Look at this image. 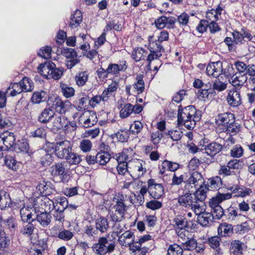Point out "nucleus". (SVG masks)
I'll use <instances>...</instances> for the list:
<instances>
[{"mask_svg":"<svg viewBox=\"0 0 255 255\" xmlns=\"http://www.w3.org/2000/svg\"><path fill=\"white\" fill-rule=\"evenodd\" d=\"M133 112V105L128 103L126 104L121 109L120 115L122 118H126Z\"/></svg>","mask_w":255,"mask_h":255,"instance_id":"864d4df0","label":"nucleus"},{"mask_svg":"<svg viewBox=\"0 0 255 255\" xmlns=\"http://www.w3.org/2000/svg\"><path fill=\"white\" fill-rule=\"evenodd\" d=\"M107 237H100L98 239V243L94 244L92 249L96 255H105L106 254V245L108 244Z\"/></svg>","mask_w":255,"mask_h":255,"instance_id":"f8f14e48","label":"nucleus"},{"mask_svg":"<svg viewBox=\"0 0 255 255\" xmlns=\"http://www.w3.org/2000/svg\"><path fill=\"white\" fill-rule=\"evenodd\" d=\"M60 88L62 95L66 98H71L75 94L74 89L64 83H60Z\"/></svg>","mask_w":255,"mask_h":255,"instance_id":"f704fd0d","label":"nucleus"},{"mask_svg":"<svg viewBox=\"0 0 255 255\" xmlns=\"http://www.w3.org/2000/svg\"><path fill=\"white\" fill-rule=\"evenodd\" d=\"M119 237L118 242L119 244L125 247L133 242L134 240V235L132 232L128 230L125 232L123 234L118 236Z\"/></svg>","mask_w":255,"mask_h":255,"instance_id":"dca6fc26","label":"nucleus"},{"mask_svg":"<svg viewBox=\"0 0 255 255\" xmlns=\"http://www.w3.org/2000/svg\"><path fill=\"white\" fill-rule=\"evenodd\" d=\"M175 225L177 227L176 232L177 234L181 238L185 236L183 234L182 230H185L188 227V222L187 219L181 216L175 217L173 220Z\"/></svg>","mask_w":255,"mask_h":255,"instance_id":"ddd939ff","label":"nucleus"},{"mask_svg":"<svg viewBox=\"0 0 255 255\" xmlns=\"http://www.w3.org/2000/svg\"><path fill=\"white\" fill-rule=\"evenodd\" d=\"M69 153L65 159L70 164H78L81 162V159L80 155L75 153L72 150Z\"/></svg>","mask_w":255,"mask_h":255,"instance_id":"09e8293b","label":"nucleus"},{"mask_svg":"<svg viewBox=\"0 0 255 255\" xmlns=\"http://www.w3.org/2000/svg\"><path fill=\"white\" fill-rule=\"evenodd\" d=\"M214 94V90L213 89H200L198 90L197 93L198 97L199 99L205 101L206 99H208L209 97Z\"/></svg>","mask_w":255,"mask_h":255,"instance_id":"8fccbe9b","label":"nucleus"},{"mask_svg":"<svg viewBox=\"0 0 255 255\" xmlns=\"http://www.w3.org/2000/svg\"><path fill=\"white\" fill-rule=\"evenodd\" d=\"M195 116L200 117L201 115L199 111H197L194 106L190 105L182 108L181 105L179 106L178 110V125H182L183 121L191 119L195 117Z\"/></svg>","mask_w":255,"mask_h":255,"instance_id":"f03ea898","label":"nucleus"},{"mask_svg":"<svg viewBox=\"0 0 255 255\" xmlns=\"http://www.w3.org/2000/svg\"><path fill=\"white\" fill-rule=\"evenodd\" d=\"M127 69L126 62L124 64L110 63L107 68V72L109 74L117 75L120 71H124Z\"/></svg>","mask_w":255,"mask_h":255,"instance_id":"c756f323","label":"nucleus"},{"mask_svg":"<svg viewBox=\"0 0 255 255\" xmlns=\"http://www.w3.org/2000/svg\"><path fill=\"white\" fill-rule=\"evenodd\" d=\"M69 121L67 118L64 116L55 117L50 128L51 130L53 132L57 131L63 128H66L68 125ZM50 128V127H48Z\"/></svg>","mask_w":255,"mask_h":255,"instance_id":"4468645a","label":"nucleus"},{"mask_svg":"<svg viewBox=\"0 0 255 255\" xmlns=\"http://www.w3.org/2000/svg\"><path fill=\"white\" fill-rule=\"evenodd\" d=\"M47 99L46 92L43 90L34 92L31 98V102L34 104H39L46 101Z\"/></svg>","mask_w":255,"mask_h":255,"instance_id":"58836bf2","label":"nucleus"},{"mask_svg":"<svg viewBox=\"0 0 255 255\" xmlns=\"http://www.w3.org/2000/svg\"><path fill=\"white\" fill-rule=\"evenodd\" d=\"M228 219L231 221H235L241 216L237 207L231 206L227 210Z\"/></svg>","mask_w":255,"mask_h":255,"instance_id":"a18cd8bd","label":"nucleus"},{"mask_svg":"<svg viewBox=\"0 0 255 255\" xmlns=\"http://www.w3.org/2000/svg\"><path fill=\"white\" fill-rule=\"evenodd\" d=\"M51 145L55 155L61 159H65L72 149V144L67 140L52 143Z\"/></svg>","mask_w":255,"mask_h":255,"instance_id":"7ed1b4c3","label":"nucleus"},{"mask_svg":"<svg viewBox=\"0 0 255 255\" xmlns=\"http://www.w3.org/2000/svg\"><path fill=\"white\" fill-rule=\"evenodd\" d=\"M123 220H118L117 221H111L112 224V228L113 231V234L116 236L119 235L123 232V228L121 225V222Z\"/></svg>","mask_w":255,"mask_h":255,"instance_id":"13d9d810","label":"nucleus"},{"mask_svg":"<svg viewBox=\"0 0 255 255\" xmlns=\"http://www.w3.org/2000/svg\"><path fill=\"white\" fill-rule=\"evenodd\" d=\"M210 206L212 208V213L213 218L220 219L224 215V210L222 207L217 204L209 202Z\"/></svg>","mask_w":255,"mask_h":255,"instance_id":"c9c22d12","label":"nucleus"},{"mask_svg":"<svg viewBox=\"0 0 255 255\" xmlns=\"http://www.w3.org/2000/svg\"><path fill=\"white\" fill-rule=\"evenodd\" d=\"M0 138L7 149L12 150L15 143V138L13 132L5 131Z\"/></svg>","mask_w":255,"mask_h":255,"instance_id":"2eb2a0df","label":"nucleus"},{"mask_svg":"<svg viewBox=\"0 0 255 255\" xmlns=\"http://www.w3.org/2000/svg\"><path fill=\"white\" fill-rule=\"evenodd\" d=\"M54 66V63L51 61L41 63L37 68L38 72L47 79H50V71Z\"/></svg>","mask_w":255,"mask_h":255,"instance_id":"f3484780","label":"nucleus"},{"mask_svg":"<svg viewBox=\"0 0 255 255\" xmlns=\"http://www.w3.org/2000/svg\"><path fill=\"white\" fill-rule=\"evenodd\" d=\"M179 205L186 208H190L195 199V193L192 194L190 191L186 192L177 198Z\"/></svg>","mask_w":255,"mask_h":255,"instance_id":"9d476101","label":"nucleus"},{"mask_svg":"<svg viewBox=\"0 0 255 255\" xmlns=\"http://www.w3.org/2000/svg\"><path fill=\"white\" fill-rule=\"evenodd\" d=\"M222 185L221 178L219 176H216L208 179L205 187L208 190H217L220 188Z\"/></svg>","mask_w":255,"mask_h":255,"instance_id":"bb28decb","label":"nucleus"},{"mask_svg":"<svg viewBox=\"0 0 255 255\" xmlns=\"http://www.w3.org/2000/svg\"><path fill=\"white\" fill-rule=\"evenodd\" d=\"M69 104L70 102L68 101H63L59 98H57L53 102L52 107L56 112L63 114L67 111L68 107L69 106Z\"/></svg>","mask_w":255,"mask_h":255,"instance_id":"4be33fe9","label":"nucleus"},{"mask_svg":"<svg viewBox=\"0 0 255 255\" xmlns=\"http://www.w3.org/2000/svg\"><path fill=\"white\" fill-rule=\"evenodd\" d=\"M218 172L219 175H222L224 177L235 174V172L234 170H232L228 164L226 165H221Z\"/></svg>","mask_w":255,"mask_h":255,"instance_id":"680f3d73","label":"nucleus"},{"mask_svg":"<svg viewBox=\"0 0 255 255\" xmlns=\"http://www.w3.org/2000/svg\"><path fill=\"white\" fill-rule=\"evenodd\" d=\"M50 234L53 237L58 238L64 241H69L73 238L74 233L65 229L58 230V227L54 226L50 230Z\"/></svg>","mask_w":255,"mask_h":255,"instance_id":"6e6552de","label":"nucleus"},{"mask_svg":"<svg viewBox=\"0 0 255 255\" xmlns=\"http://www.w3.org/2000/svg\"><path fill=\"white\" fill-rule=\"evenodd\" d=\"M23 91H30L33 89V83L27 77H24L19 82Z\"/></svg>","mask_w":255,"mask_h":255,"instance_id":"6e6d98bb","label":"nucleus"},{"mask_svg":"<svg viewBox=\"0 0 255 255\" xmlns=\"http://www.w3.org/2000/svg\"><path fill=\"white\" fill-rule=\"evenodd\" d=\"M149 187V194L154 199H158L164 194V188L162 184L157 183L154 179H149L147 181Z\"/></svg>","mask_w":255,"mask_h":255,"instance_id":"20e7f679","label":"nucleus"},{"mask_svg":"<svg viewBox=\"0 0 255 255\" xmlns=\"http://www.w3.org/2000/svg\"><path fill=\"white\" fill-rule=\"evenodd\" d=\"M232 193H220L218 192L216 196L212 198L210 202L219 205L223 201L229 200L232 197Z\"/></svg>","mask_w":255,"mask_h":255,"instance_id":"4c0bfd02","label":"nucleus"},{"mask_svg":"<svg viewBox=\"0 0 255 255\" xmlns=\"http://www.w3.org/2000/svg\"><path fill=\"white\" fill-rule=\"evenodd\" d=\"M218 233L220 237H231L234 233L233 226L226 223L221 224L218 227Z\"/></svg>","mask_w":255,"mask_h":255,"instance_id":"b1692460","label":"nucleus"},{"mask_svg":"<svg viewBox=\"0 0 255 255\" xmlns=\"http://www.w3.org/2000/svg\"><path fill=\"white\" fill-rule=\"evenodd\" d=\"M16 152H22L27 154L30 156L32 152L29 149V144L25 139H21L15 142L14 147L12 149Z\"/></svg>","mask_w":255,"mask_h":255,"instance_id":"9b49d317","label":"nucleus"},{"mask_svg":"<svg viewBox=\"0 0 255 255\" xmlns=\"http://www.w3.org/2000/svg\"><path fill=\"white\" fill-rule=\"evenodd\" d=\"M10 245V240L6 236L5 233L0 229V250L3 251Z\"/></svg>","mask_w":255,"mask_h":255,"instance_id":"de8ad7c7","label":"nucleus"},{"mask_svg":"<svg viewBox=\"0 0 255 255\" xmlns=\"http://www.w3.org/2000/svg\"><path fill=\"white\" fill-rule=\"evenodd\" d=\"M143 128L142 124L139 121H135L133 124H132L129 128V131L132 134H138Z\"/></svg>","mask_w":255,"mask_h":255,"instance_id":"0e129e2a","label":"nucleus"},{"mask_svg":"<svg viewBox=\"0 0 255 255\" xmlns=\"http://www.w3.org/2000/svg\"><path fill=\"white\" fill-rule=\"evenodd\" d=\"M53 208L55 210L65 211L68 207V202L66 198L60 197L52 202Z\"/></svg>","mask_w":255,"mask_h":255,"instance_id":"473e14b6","label":"nucleus"},{"mask_svg":"<svg viewBox=\"0 0 255 255\" xmlns=\"http://www.w3.org/2000/svg\"><path fill=\"white\" fill-rule=\"evenodd\" d=\"M185 188H188V186H191V188L194 187L197 190H200V188L203 186L204 183V180L202 174L199 172L195 171L193 172L189 176L188 179L185 181Z\"/></svg>","mask_w":255,"mask_h":255,"instance_id":"39448f33","label":"nucleus"},{"mask_svg":"<svg viewBox=\"0 0 255 255\" xmlns=\"http://www.w3.org/2000/svg\"><path fill=\"white\" fill-rule=\"evenodd\" d=\"M204 150L210 156H214L219 153L223 148V145L217 142H212L207 145H204Z\"/></svg>","mask_w":255,"mask_h":255,"instance_id":"6ab92c4d","label":"nucleus"},{"mask_svg":"<svg viewBox=\"0 0 255 255\" xmlns=\"http://www.w3.org/2000/svg\"><path fill=\"white\" fill-rule=\"evenodd\" d=\"M129 151L128 149H124L121 153L116 154L114 156L119 163H127V161L129 160L128 152Z\"/></svg>","mask_w":255,"mask_h":255,"instance_id":"c03bdc74","label":"nucleus"},{"mask_svg":"<svg viewBox=\"0 0 255 255\" xmlns=\"http://www.w3.org/2000/svg\"><path fill=\"white\" fill-rule=\"evenodd\" d=\"M82 19L83 17L81 11L77 9L74 13L71 15L69 26L72 28H75L79 26L82 21Z\"/></svg>","mask_w":255,"mask_h":255,"instance_id":"2f4dec72","label":"nucleus"},{"mask_svg":"<svg viewBox=\"0 0 255 255\" xmlns=\"http://www.w3.org/2000/svg\"><path fill=\"white\" fill-rule=\"evenodd\" d=\"M114 209L125 216L126 212L128 209L127 206L122 200H118L116 204L114 206Z\"/></svg>","mask_w":255,"mask_h":255,"instance_id":"bf43d9fd","label":"nucleus"},{"mask_svg":"<svg viewBox=\"0 0 255 255\" xmlns=\"http://www.w3.org/2000/svg\"><path fill=\"white\" fill-rule=\"evenodd\" d=\"M89 74L87 71H82L79 72L75 76V80L76 84L79 87L84 86L88 81Z\"/></svg>","mask_w":255,"mask_h":255,"instance_id":"e433bc0d","label":"nucleus"},{"mask_svg":"<svg viewBox=\"0 0 255 255\" xmlns=\"http://www.w3.org/2000/svg\"><path fill=\"white\" fill-rule=\"evenodd\" d=\"M4 162L5 165H6L9 169L16 170L17 161L12 156L10 155L5 156Z\"/></svg>","mask_w":255,"mask_h":255,"instance_id":"4d7b16f0","label":"nucleus"},{"mask_svg":"<svg viewBox=\"0 0 255 255\" xmlns=\"http://www.w3.org/2000/svg\"><path fill=\"white\" fill-rule=\"evenodd\" d=\"M213 219L212 214L205 211L199 215L197 217L198 223L203 227L210 226L213 223Z\"/></svg>","mask_w":255,"mask_h":255,"instance_id":"5701e85b","label":"nucleus"},{"mask_svg":"<svg viewBox=\"0 0 255 255\" xmlns=\"http://www.w3.org/2000/svg\"><path fill=\"white\" fill-rule=\"evenodd\" d=\"M249 230L250 226L248 222H245L241 224L237 225L235 228L236 233L239 234H242L247 232Z\"/></svg>","mask_w":255,"mask_h":255,"instance_id":"69168bd1","label":"nucleus"},{"mask_svg":"<svg viewBox=\"0 0 255 255\" xmlns=\"http://www.w3.org/2000/svg\"><path fill=\"white\" fill-rule=\"evenodd\" d=\"M228 104L232 107H238L242 103L241 96L239 92L230 91L227 98Z\"/></svg>","mask_w":255,"mask_h":255,"instance_id":"412c9836","label":"nucleus"},{"mask_svg":"<svg viewBox=\"0 0 255 255\" xmlns=\"http://www.w3.org/2000/svg\"><path fill=\"white\" fill-rule=\"evenodd\" d=\"M206 197V193L204 190H197L195 192V198L193 205L190 208L196 215L203 213L206 210L204 200Z\"/></svg>","mask_w":255,"mask_h":255,"instance_id":"f257e3e1","label":"nucleus"},{"mask_svg":"<svg viewBox=\"0 0 255 255\" xmlns=\"http://www.w3.org/2000/svg\"><path fill=\"white\" fill-rule=\"evenodd\" d=\"M136 81L133 85V88L138 94L142 93L144 90V82L142 75H137L135 78Z\"/></svg>","mask_w":255,"mask_h":255,"instance_id":"ea45409f","label":"nucleus"},{"mask_svg":"<svg viewBox=\"0 0 255 255\" xmlns=\"http://www.w3.org/2000/svg\"><path fill=\"white\" fill-rule=\"evenodd\" d=\"M97 163L105 165L109 161L111 156L108 152L103 151L97 153Z\"/></svg>","mask_w":255,"mask_h":255,"instance_id":"79ce46f5","label":"nucleus"},{"mask_svg":"<svg viewBox=\"0 0 255 255\" xmlns=\"http://www.w3.org/2000/svg\"><path fill=\"white\" fill-rule=\"evenodd\" d=\"M66 162H62L55 164L52 167L51 174L54 177H59L62 182L68 181V175L66 169Z\"/></svg>","mask_w":255,"mask_h":255,"instance_id":"423d86ee","label":"nucleus"},{"mask_svg":"<svg viewBox=\"0 0 255 255\" xmlns=\"http://www.w3.org/2000/svg\"><path fill=\"white\" fill-rule=\"evenodd\" d=\"M146 54L145 51L142 48L138 47L132 52V57L135 61L138 62L143 59Z\"/></svg>","mask_w":255,"mask_h":255,"instance_id":"37998d69","label":"nucleus"},{"mask_svg":"<svg viewBox=\"0 0 255 255\" xmlns=\"http://www.w3.org/2000/svg\"><path fill=\"white\" fill-rule=\"evenodd\" d=\"M95 228L101 233H106L109 228L108 219L104 217H100L95 221Z\"/></svg>","mask_w":255,"mask_h":255,"instance_id":"c85d7f7f","label":"nucleus"},{"mask_svg":"<svg viewBox=\"0 0 255 255\" xmlns=\"http://www.w3.org/2000/svg\"><path fill=\"white\" fill-rule=\"evenodd\" d=\"M145 165V162L141 160H138L133 162L132 170L134 177L138 178L145 173L146 169Z\"/></svg>","mask_w":255,"mask_h":255,"instance_id":"a211bd4d","label":"nucleus"},{"mask_svg":"<svg viewBox=\"0 0 255 255\" xmlns=\"http://www.w3.org/2000/svg\"><path fill=\"white\" fill-rule=\"evenodd\" d=\"M130 133L128 129H120L115 134V135L119 141L125 142L128 140Z\"/></svg>","mask_w":255,"mask_h":255,"instance_id":"a19ab883","label":"nucleus"},{"mask_svg":"<svg viewBox=\"0 0 255 255\" xmlns=\"http://www.w3.org/2000/svg\"><path fill=\"white\" fill-rule=\"evenodd\" d=\"M197 242L194 238H187V241L183 243V249L185 250L193 251L196 247Z\"/></svg>","mask_w":255,"mask_h":255,"instance_id":"5fc2aeb1","label":"nucleus"},{"mask_svg":"<svg viewBox=\"0 0 255 255\" xmlns=\"http://www.w3.org/2000/svg\"><path fill=\"white\" fill-rule=\"evenodd\" d=\"M216 123L219 126H222L223 131L231 124L235 122L234 114L231 113H224L219 114L216 118Z\"/></svg>","mask_w":255,"mask_h":255,"instance_id":"0eeeda50","label":"nucleus"},{"mask_svg":"<svg viewBox=\"0 0 255 255\" xmlns=\"http://www.w3.org/2000/svg\"><path fill=\"white\" fill-rule=\"evenodd\" d=\"M17 224L15 219L12 217H9L3 220L2 227L8 229L11 234H14L17 229Z\"/></svg>","mask_w":255,"mask_h":255,"instance_id":"7c9ffc66","label":"nucleus"},{"mask_svg":"<svg viewBox=\"0 0 255 255\" xmlns=\"http://www.w3.org/2000/svg\"><path fill=\"white\" fill-rule=\"evenodd\" d=\"M228 190H231L233 194H235V196L237 197H244L252 193V190L250 188H242L237 185L230 187Z\"/></svg>","mask_w":255,"mask_h":255,"instance_id":"cd10ccee","label":"nucleus"},{"mask_svg":"<svg viewBox=\"0 0 255 255\" xmlns=\"http://www.w3.org/2000/svg\"><path fill=\"white\" fill-rule=\"evenodd\" d=\"M51 47L50 46H46L44 47H42L39 50L38 55L43 58L49 59L51 57Z\"/></svg>","mask_w":255,"mask_h":255,"instance_id":"774afa93","label":"nucleus"},{"mask_svg":"<svg viewBox=\"0 0 255 255\" xmlns=\"http://www.w3.org/2000/svg\"><path fill=\"white\" fill-rule=\"evenodd\" d=\"M55 114V112L51 108H45L39 114L37 120L42 124H47L54 118Z\"/></svg>","mask_w":255,"mask_h":255,"instance_id":"aec40b11","label":"nucleus"},{"mask_svg":"<svg viewBox=\"0 0 255 255\" xmlns=\"http://www.w3.org/2000/svg\"><path fill=\"white\" fill-rule=\"evenodd\" d=\"M247 248L246 244L238 240H234L231 242L229 252L230 255H243L244 251Z\"/></svg>","mask_w":255,"mask_h":255,"instance_id":"1a4fd4ad","label":"nucleus"},{"mask_svg":"<svg viewBox=\"0 0 255 255\" xmlns=\"http://www.w3.org/2000/svg\"><path fill=\"white\" fill-rule=\"evenodd\" d=\"M221 241L220 237L215 236L208 238L207 242L209 246L213 249L218 248L220 246Z\"/></svg>","mask_w":255,"mask_h":255,"instance_id":"e2e57ef3","label":"nucleus"},{"mask_svg":"<svg viewBox=\"0 0 255 255\" xmlns=\"http://www.w3.org/2000/svg\"><path fill=\"white\" fill-rule=\"evenodd\" d=\"M212 67L214 72L213 77L218 78L223 73V63L221 61H218L212 63Z\"/></svg>","mask_w":255,"mask_h":255,"instance_id":"49530a36","label":"nucleus"},{"mask_svg":"<svg viewBox=\"0 0 255 255\" xmlns=\"http://www.w3.org/2000/svg\"><path fill=\"white\" fill-rule=\"evenodd\" d=\"M97 122V116L96 114H90L83 123V126L85 128H88L94 126Z\"/></svg>","mask_w":255,"mask_h":255,"instance_id":"603ef678","label":"nucleus"},{"mask_svg":"<svg viewBox=\"0 0 255 255\" xmlns=\"http://www.w3.org/2000/svg\"><path fill=\"white\" fill-rule=\"evenodd\" d=\"M8 91H10L9 95L12 96H16L23 92L21 86L19 82L18 83H15L11 85V87H9L6 93H8Z\"/></svg>","mask_w":255,"mask_h":255,"instance_id":"3c124183","label":"nucleus"},{"mask_svg":"<svg viewBox=\"0 0 255 255\" xmlns=\"http://www.w3.org/2000/svg\"><path fill=\"white\" fill-rule=\"evenodd\" d=\"M212 86L214 94L215 90L218 92H222L225 90L227 88V84L219 80H216L215 82H214Z\"/></svg>","mask_w":255,"mask_h":255,"instance_id":"338daca9","label":"nucleus"},{"mask_svg":"<svg viewBox=\"0 0 255 255\" xmlns=\"http://www.w3.org/2000/svg\"><path fill=\"white\" fill-rule=\"evenodd\" d=\"M11 199L8 193L4 190L0 191V209H3L9 206Z\"/></svg>","mask_w":255,"mask_h":255,"instance_id":"72a5a7b5","label":"nucleus"},{"mask_svg":"<svg viewBox=\"0 0 255 255\" xmlns=\"http://www.w3.org/2000/svg\"><path fill=\"white\" fill-rule=\"evenodd\" d=\"M248 77L246 74H234L229 80L232 85L236 88L243 86L247 81Z\"/></svg>","mask_w":255,"mask_h":255,"instance_id":"393cba45","label":"nucleus"},{"mask_svg":"<svg viewBox=\"0 0 255 255\" xmlns=\"http://www.w3.org/2000/svg\"><path fill=\"white\" fill-rule=\"evenodd\" d=\"M51 218L50 213L45 211L36 215V219L43 227H46L50 224Z\"/></svg>","mask_w":255,"mask_h":255,"instance_id":"a878e982","label":"nucleus"},{"mask_svg":"<svg viewBox=\"0 0 255 255\" xmlns=\"http://www.w3.org/2000/svg\"><path fill=\"white\" fill-rule=\"evenodd\" d=\"M183 248L179 246L174 244L170 245L167 251L168 255H182Z\"/></svg>","mask_w":255,"mask_h":255,"instance_id":"052dcab7","label":"nucleus"}]
</instances>
